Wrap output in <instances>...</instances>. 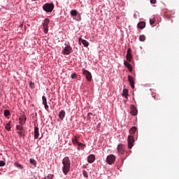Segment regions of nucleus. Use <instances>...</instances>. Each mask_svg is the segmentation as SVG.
I'll use <instances>...</instances> for the list:
<instances>
[{
	"instance_id": "1",
	"label": "nucleus",
	"mask_w": 179,
	"mask_h": 179,
	"mask_svg": "<svg viewBox=\"0 0 179 179\" xmlns=\"http://www.w3.org/2000/svg\"><path fill=\"white\" fill-rule=\"evenodd\" d=\"M62 164L63 173L66 176L71 170V159L69 158V157H64V158L62 159Z\"/></svg>"
},
{
	"instance_id": "2",
	"label": "nucleus",
	"mask_w": 179,
	"mask_h": 179,
	"mask_svg": "<svg viewBox=\"0 0 179 179\" xmlns=\"http://www.w3.org/2000/svg\"><path fill=\"white\" fill-rule=\"evenodd\" d=\"M54 8L55 5L53 3H45V4L43 6V10L48 13L52 12Z\"/></svg>"
},
{
	"instance_id": "3",
	"label": "nucleus",
	"mask_w": 179,
	"mask_h": 179,
	"mask_svg": "<svg viewBox=\"0 0 179 179\" xmlns=\"http://www.w3.org/2000/svg\"><path fill=\"white\" fill-rule=\"evenodd\" d=\"M83 75L85 76L88 82H92V76L90 71H89L88 70H85V69H83Z\"/></svg>"
},
{
	"instance_id": "4",
	"label": "nucleus",
	"mask_w": 179,
	"mask_h": 179,
	"mask_svg": "<svg viewBox=\"0 0 179 179\" xmlns=\"http://www.w3.org/2000/svg\"><path fill=\"white\" fill-rule=\"evenodd\" d=\"M50 20L46 17L43 22V29L45 34L48 33V24H50Z\"/></svg>"
},
{
	"instance_id": "5",
	"label": "nucleus",
	"mask_w": 179,
	"mask_h": 179,
	"mask_svg": "<svg viewBox=\"0 0 179 179\" xmlns=\"http://www.w3.org/2000/svg\"><path fill=\"white\" fill-rule=\"evenodd\" d=\"M106 161L108 164H109V165H112V164H114L116 161V156L113 155H108Z\"/></svg>"
},
{
	"instance_id": "6",
	"label": "nucleus",
	"mask_w": 179,
	"mask_h": 179,
	"mask_svg": "<svg viewBox=\"0 0 179 179\" xmlns=\"http://www.w3.org/2000/svg\"><path fill=\"white\" fill-rule=\"evenodd\" d=\"M127 141H128V148L129 149H131L135 142L134 137L133 136H129L127 138Z\"/></svg>"
},
{
	"instance_id": "7",
	"label": "nucleus",
	"mask_w": 179,
	"mask_h": 179,
	"mask_svg": "<svg viewBox=\"0 0 179 179\" xmlns=\"http://www.w3.org/2000/svg\"><path fill=\"white\" fill-rule=\"evenodd\" d=\"M72 52V47L71 45L66 46L64 49V54L69 55Z\"/></svg>"
},
{
	"instance_id": "8",
	"label": "nucleus",
	"mask_w": 179,
	"mask_h": 179,
	"mask_svg": "<svg viewBox=\"0 0 179 179\" xmlns=\"http://www.w3.org/2000/svg\"><path fill=\"white\" fill-rule=\"evenodd\" d=\"M128 81L130 83V85L131 87V89H135V83H134V78L133 76H128Z\"/></svg>"
},
{
	"instance_id": "9",
	"label": "nucleus",
	"mask_w": 179,
	"mask_h": 179,
	"mask_svg": "<svg viewBox=\"0 0 179 179\" xmlns=\"http://www.w3.org/2000/svg\"><path fill=\"white\" fill-rule=\"evenodd\" d=\"M130 113H131L133 116H136V115H137V113H138V110L136 109V107H135L134 105H131Z\"/></svg>"
},
{
	"instance_id": "10",
	"label": "nucleus",
	"mask_w": 179,
	"mask_h": 179,
	"mask_svg": "<svg viewBox=\"0 0 179 179\" xmlns=\"http://www.w3.org/2000/svg\"><path fill=\"white\" fill-rule=\"evenodd\" d=\"M117 151L120 154H124L125 152V146L123 144H119L117 145Z\"/></svg>"
},
{
	"instance_id": "11",
	"label": "nucleus",
	"mask_w": 179,
	"mask_h": 179,
	"mask_svg": "<svg viewBox=\"0 0 179 179\" xmlns=\"http://www.w3.org/2000/svg\"><path fill=\"white\" fill-rule=\"evenodd\" d=\"M78 41H79L80 44H81V43H82L83 45L85 46V48H87V46H89V45H90V43L87 41L83 39L81 37L79 38Z\"/></svg>"
},
{
	"instance_id": "12",
	"label": "nucleus",
	"mask_w": 179,
	"mask_h": 179,
	"mask_svg": "<svg viewBox=\"0 0 179 179\" xmlns=\"http://www.w3.org/2000/svg\"><path fill=\"white\" fill-rule=\"evenodd\" d=\"M95 159H96L95 155H94L93 154H91L90 155H89L87 157V162L90 164H92V163L94 162Z\"/></svg>"
},
{
	"instance_id": "13",
	"label": "nucleus",
	"mask_w": 179,
	"mask_h": 179,
	"mask_svg": "<svg viewBox=\"0 0 179 179\" xmlns=\"http://www.w3.org/2000/svg\"><path fill=\"white\" fill-rule=\"evenodd\" d=\"M131 59H132L131 49L129 48L127 49V60H128L129 62H131Z\"/></svg>"
},
{
	"instance_id": "14",
	"label": "nucleus",
	"mask_w": 179,
	"mask_h": 179,
	"mask_svg": "<svg viewBox=\"0 0 179 179\" xmlns=\"http://www.w3.org/2000/svg\"><path fill=\"white\" fill-rule=\"evenodd\" d=\"M39 138V129L38 127H34V138L37 139Z\"/></svg>"
},
{
	"instance_id": "15",
	"label": "nucleus",
	"mask_w": 179,
	"mask_h": 179,
	"mask_svg": "<svg viewBox=\"0 0 179 179\" xmlns=\"http://www.w3.org/2000/svg\"><path fill=\"white\" fill-rule=\"evenodd\" d=\"M145 22H140L138 23L137 27L141 30H143V29L145 28Z\"/></svg>"
},
{
	"instance_id": "16",
	"label": "nucleus",
	"mask_w": 179,
	"mask_h": 179,
	"mask_svg": "<svg viewBox=\"0 0 179 179\" xmlns=\"http://www.w3.org/2000/svg\"><path fill=\"white\" fill-rule=\"evenodd\" d=\"M42 99H43V104L45 106V109L48 110L49 108V106L48 105V101H47L46 97L45 96H43Z\"/></svg>"
},
{
	"instance_id": "17",
	"label": "nucleus",
	"mask_w": 179,
	"mask_h": 179,
	"mask_svg": "<svg viewBox=\"0 0 179 179\" xmlns=\"http://www.w3.org/2000/svg\"><path fill=\"white\" fill-rule=\"evenodd\" d=\"M65 115H66V113L64 110H60V112L59 113V118L60 120H64V118L65 117Z\"/></svg>"
},
{
	"instance_id": "18",
	"label": "nucleus",
	"mask_w": 179,
	"mask_h": 179,
	"mask_svg": "<svg viewBox=\"0 0 179 179\" xmlns=\"http://www.w3.org/2000/svg\"><path fill=\"white\" fill-rule=\"evenodd\" d=\"M20 124L22 126V124H25V122L27 121V116H25V115H23L22 119L21 117H20Z\"/></svg>"
},
{
	"instance_id": "19",
	"label": "nucleus",
	"mask_w": 179,
	"mask_h": 179,
	"mask_svg": "<svg viewBox=\"0 0 179 179\" xmlns=\"http://www.w3.org/2000/svg\"><path fill=\"white\" fill-rule=\"evenodd\" d=\"M17 134L19 136H25V129L22 127L20 131H17Z\"/></svg>"
},
{
	"instance_id": "20",
	"label": "nucleus",
	"mask_w": 179,
	"mask_h": 179,
	"mask_svg": "<svg viewBox=\"0 0 179 179\" xmlns=\"http://www.w3.org/2000/svg\"><path fill=\"white\" fill-rule=\"evenodd\" d=\"M72 142H73V144L74 145H78L79 141H78V137L74 136L73 138L72 139Z\"/></svg>"
},
{
	"instance_id": "21",
	"label": "nucleus",
	"mask_w": 179,
	"mask_h": 179,
	"mask_svg": "<svg viewBox=\"0 0 179 179\" xmlns=\"http://www.w3.org/2000/svg\"><path fill=\"white\" fill-rule=\"evenodd\" d=\"M78 14V12L77 10H71V17H76Z\"/></svg>"
},
{
	"instance_id": "22",
	"label": "nucleus",
	"mask_w": 179,
	"mask_h": 179,
	"mask_svg": "<svg viewBox=\"0 0 179 179\" xmlns=\"http://www.w3.org/2000/svg\"><path fill=\"white\" fill-rule=\"evenodd\" d=\"M124 66H126V67L128 68L129 70L131 71V64L128 63V62H124Z\"/></svg>"
},
{
	"instance_id": "23",
	"label": "nucleus",
	"mask_w": 179,
	"mask_h": 179,
	"mask_svg": "<svg viewBox=\"0 0 179 179\" xmlns=\"http://www.w3.org/2000/svg\"><path fill=\"white\" fill-rule=\"evenodd\" d=\"M136 131V127H131V129L129 130V133L131 134H134Z\"/></svg>"
},
{
	"instance_id": "24",
	"label": "nucleus",
	"mask_w": 179,
	"mask_h": 179,
	"mask_svg": "<svg viewBox=\"0 0 179 179\" xmlns=\"http://www.w3.org/2000/svg\"><path fill=\"white\" fill-rule=\"evenodd\" d=\"M5 129H6L7 131H10V129H11V126H10V122H8V124H6Z\"/></svg>"
},
{
	"instance_id": "25",
	"label": "nucleus",
	"mask_w": 179,
	"mask_h": 179,
	"mask_svg": "<svg viewBox=\"0 0 179 179\" xmlns=\"http://www.w3.org/2000/svg\"><path fill=\"white\" fill-rule=\"evenodd\" d=\"M122 95L125 97H127L128 96V90H127V89L123 90Z\"/></svg>"
},
{
	"instance_id": "26",
	"label": "nucleus",
	"mask_w": 179,
	"mask_h": 179,
	"mask_svg": "<svg viewBox=\"0 0 179 179\" xmlns=\"http://www.w3.org/2000/svg\"><path fill=\"white\" fill-rule=\"evenodd\" d=\"M10 114V112L9 110H4V116H5V117L9 116Z\"/></svg>"
},
{
	"instance_id": "27",
	"label": "nucleus",
	"mask_w": 179,
	"mask_h": 179,
	"mask_svg": "<svg viewBox=\"0 0 179 179\" xmlns=\"http://www.w3.org/2000/svg\"><path fill=\"white\" fill-rule=\"evenodd\" d=\"M15 167L20 169L21 170L23 169V166L22 165H20V164L15 163Z\"/></svg>"
},
{
	"instance_id": "28",
	"label": "nucleus",
	"mask_w": 179,
	"mask_h": 179,
	"mask_svg": "<svg viewBox=\"0 0 179 179\" xmlns=\"http://www.w3.org/2000/svg\"><path fill=\"white\" fill-rule=\"evenodd\" d=\"M139 41H145V36H139Z\"/></svg>"
},
{
	"instance_id": "29",
	"label": "nucleus",
	"mask_w": 179,
	"mask_h": 179,
	"mask_svg": "<svg viewBox=\"0 0 179 179\" xmlns=\"http://www.w3.org/2000/svg\"><path fill=\"white\" fill-rule=\"evenodd\" d=\"M83 175L85 178H88V173L85 170L83 171Z\"/></svg>"
},
{
	"instance_id": "30",
	"label": "nucleus",
	"mask_w": 179,
	"mask_h": 179,
	"mask_svg": "<svg viewBox=\"0 0 179 179\" xmlns=\"http://www.w3.org/2000/svg\"><path fill=\"white\" fill-rule=\"evenodd\" d=\"M54 178V175H51L50 173L45 178V179H52Z\"/></svg>"
},
{
	"instance_id": "31",
	"label": "nucleus",
	"mask_w": 179,
	"mask_h": 179,
	"mask_svg": "<svg viewBox=\"0 0 179 179\" xmlns=\"http://www.w3.org/2000/svg\"><path fill=\"white\" fill-rule=\"evenodd\" d=\"M71 78L72 79H76V78H77L76 73H73L71 74Z\"/></svg>"
},
{
	"instance_id": "32",
	"label": "nucleus",
	"mask_w": 179,
	"mask_h": 179,
	"mask_svg": "<svg viewBox=\"0 0 179 179\" xmlns=\"http://www.w3.org/2000/svg\"><path fill=\"white\" fill-rule=\"evenodd\" d=\"M78 146L79 148H85V144L81 143L80 142H78Z\"/></svg>"
},
{
	"instance_id": "33",
	"label": "nucleus",
	"mask_w": 179,
	"mask_h": 179,
	"mask_svg": "<svg viewBox=\"0 0 179 179\" xmlns=\"http://www.w3.org/2000/svg\"><path fill=\"white\" fill-rule=\"evenodd\" d=\"M6 165V163L4 161H0V167H3V166Z\"/></svg>"
},
{
	"instance_id": "34",
	"label": "nucleus",
	"mask_w": 179,
	"mask_h": 179,
	"mask_svg": "<svg viewBox=\"0 0 179 179\" xmlns=\"http://www.w3.org/2000/svg\"><path fill=\"white\" fill-rule=\"evenodd\" d=\"M155 22V19H150V24L151 25L154 24Z\"/></svg>"
},
{
	"instance_id": "35",
	"label": "nucleus",
	"mask_w": 179,
	"mask_h": 179,
	"mask_svg": "<svg viewBox=\"0 0 179 179\" xmlns=\"http://www.w3.org/2000/svg\"><path fill=\"white\" fill-rule=\"evenodd\" d=\"M22 124L20 125V126H17L16 127V129L18 130L17 131H20V130H21V129H22Z\"/></svg>"
},
{
	"instance_id": "36",
	"label": "nucleus",
	"mask_w": 179,
	"mask_h": 179,
	"mask_svg": "<svg viewBox=\"0 0 179 179\" xmlns=\"http://www.w3.org/2000/svg\"><path fill=\"white\" fill-rule=\"evenodd\" d=\"M30 163L31 164H35V159H30Z\"/></svg>"
},
{
	"instance_id": "37",
	"label": "nucleus",
	"mask_w": 179,
	"mask_h": 179,
	"mask_svg": "<svg viewBox=\"0 0 179 179\" xmlns=\"http://www.w3.org/2000/svg\"><path fill=\"white\" fill-rule=\"evenodd\" d=\"M155 99L161 100V97H158V95H155Z\"/></svg>"
},
{
	"instance_id": "38",
	"label": "nucleus",
	"mask_w": 179,
	"mask_h": 179,
	"mask_svg": "<svg viewBox=\"0 0 179 179\" xmlns=\"http://www.w3.org/2000/svg\"><path fill=\"white\" fill-rule=\"evenodd\" d=\"M151 3L155 4L156 3V0H150Z\"/></svg>"
},
{
	"instance_id": "39",
	"label": "nucleus",
	"mask_w": 179,
	"mask_h": 179,
	"mask_svg": "<svg viewBox=\"0 0 179 179\" xmlns=\"http://www.w3.org/2000/svg\"><path fill=\"white\" fill-rule=\"evenodd\" d=\"M90 115H92V113H88L87 114L88 117L90 116Z\"/></svg>"
},
{
	"instance_id": "40",
	"label": "nucleus",
	"mask_w": 179,
	"mask_h": 179,
	"mask_svg": "<svg viewBox=\"0 0 179 179\" xmlns=\"http://www.w3.org/2000/svg\"><path fill=\"white\" fill-rule=\"evenodd\" d=\"M83 168L86 169V168H87V166L84 165V166H83Z\"/></svg>"
},
{
	"instance_id": "41",
	"label": "nucleus",
	"mask_w": 179,
	"mask_h": 179,
	"mask_svg": "<svg viewBox=\"0 0 179 179\" xmlns=\"http://www.w3.org/2000/svg\"><path fill=\"white\" fill-rule=\"evenodd\" d=\"M37 0H31V1H36Z\"/></svg>"
},
{
	"instance_id": "42",
	"label": "nucleus",
	"mask_w": 179,
	"mask_h": 179,
	"mask_svg": "<svg viewBox=\"0 0 179 179\" xmlns=\"http://www.w3.org/2000/svg\"><path fill=\"white\" fill-rule=\"evenodd\" d=\"M36 179H37V178H36Z\"/></svg>"
}]
</instances>
